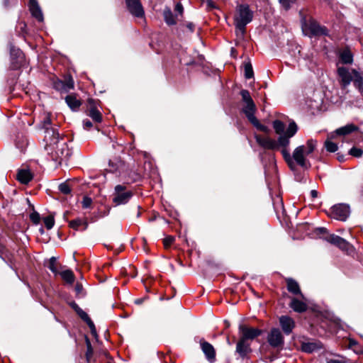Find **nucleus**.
I'll return each mask as SVG.
<instances>
[{
	"label": "nucleus",
	"instance_id": "obj_35",
	"mask_svg": "<svg viewBox=\"0 0 363 363\" xmlns=\"http://www.w3.org/2000/svg\"><path fill=\"white\" fill-rule=\"evenodd\" d=\"M316 348L315 344L312 342H306L303 343L301 345V349L303 352L311 353L314 351Z\"/></svg>",
	"mask_w": 363,
	"mask_h": 363
},
{
	"label": "nucleus",
	"instance_id": "obj_38",
	"mask_svg": "<svg viewBox=\"0 0 363 363\" xmlns=\"http://www.w3.org/2000/svg\"><path fill=\"white\" fill-rule=\"evenodd\" d=\"M325 147L327 151L330 152H335L337 150V145L336 143L327 140L325 143Z\"/></svg>",
	"mask_w": 363,
	"mask_h": 363
},
{
	"label": "nucleus",
	"instance_id": "obj_52",
	"mask_svg": "<svg viewBox=\"0 0 363 363\" xmlns=\"http://www.w3.org/2000/svg\"><path fill=\"white\" fill-rule=\"evenodd\" d=\"M83 126L84 129L89 130L92 127V123L89 120L85 119L83 121Z\"/></svg>",
	"mask_w": 363,
	"mask_h": 363
},
{
	"label": "nucleus",
	"instance_id": "obj_32",
	"mask_svg": "<svg viewBox=\"0 0 363 363\" xmlns=\"http://www.w3.org/2000/svg\"><path fill=\"white\" fill-rule=\"evenodd\" d=\"M62 278L69 284L74 281V275L71 270H65L60 273Z\"/></svg>",
	"mask_w": 363,
	"mask_h": 363
},
{
	"label": "nucleus",
	"instance_id": "obj_58",
	"mask_svg": "<svg viewBox=\"0 0 363 363\" xmlns=\"http://www.w3.org/2000/svg\"><path fill=\"white\" fill-rule=\"evenodd\" d=\"M318 231L320 233H324L326 232V229L325 228H318Z\"/></svg>",
	"mask_w": 363,
	"mask_h": 363
},
{
	"label": "nucleus",
	"instance_id": "obj_5",
	"mask_svg": "<svg viewBox=\"0 0 363 363\" xmlns=\"http://www.w3.org/2000/svg\"><path fill=\"white\" fill-rule=\"evenodd\" d=\"M43 128L45 129L44 140L46 143H57L58 141L59 133L57 130L52 126L50 115L47 113L43 121Z\"/></svg>",
	"mask_w": 363,
	"mask_h": 363
},
{
	"label": "nucleus",
	"instance_id": "obj_16",
	"mask_svg": "<svg viewBox=\"0 0 363 363\" xmlns=\"http://www.w3.org/2000/svg\"><path fill=\"white\" fill-rule=\"evenodd\" d=\"M325 240L327 242L338 247L339 248H340L342 250L347 249V245H348L347 242L345 239L342 238L341 237H340L338 235H334V234L327 235L325 238Z\"/></svg>",
	"mask_w": 363,
	"mask_h": 363
},
{
	"label": "nucleus",
	"instance_id": "obj_29",
	"mask_svg": "<svg viewBox=\"0 0 363 363\" xmlns=\"http://www.w3.org/2000/svg\"><path fill=\"white\" fill-rule=\"evenodd\" d=\"M69 226L74 230H79L81 226H84L83 230H85L88 226V223L85 219L78 218L69 221Z\"/></svg>",
	"mask_w": 363,
	"mask_h": 363
},
{
	"label": "nucleus",
	"instance_id": "obj_47",
	"mask_svg": "<svg viewBox=\"0 0 363 363\" xmlns=\"http://www.w3.org/2000/svg\"><path fill=\"white\" fill-rule=\"evenodd\" d=\"M30 218V220L35 224H38L40 221V215L36 212L31 213Z\"/></svg>",
	"mask_w": 363,
	"mask_h": 363
},
{
	"label": "nucleus",
	"instance_id": "obj_41",
	"mask_svg": "<svg viewBox=\"0 0 363 363\" xmlns=\"http://www.w3.org/2000/svg\"><path fill=\"white\" fill-rule=\"evenodd\" d=\"M240 95L242 96V99L243 102L245 104L247 102L252 101V99L250 94V92L247 90L243 89L240 91Z\"/></svg>",
	"mask_w": 363,
	"mask_h": 363
},
{
	"label": "nucleus",
	"instance_id": "obj_33",
	"mask_svg": "<svg viewBox=\"0 0 363 363\" xmlns=\"http://www.w3.org/2000/svg\"><path fill=\"white\" fill-rule=\"evenodd\" d=\"M354 77L352 79L354 85L359 89V91H362V86H363V81L362 77L359 75L358 72L356 71L353 72Z\"/></svg>",
	"mask_w": 363,
	"mask_h": 363
},
{
	"label": "nucleus",
	"instance_id": "obj_30",
	"mask_svg": "<svg viewBox=\"0 0 363 363\" xmlns=\"http://www.w3.org/2000/svg\"><path fill=\"white\" fill-rule=\"evenodd\" d=\"M272 125H273V128L274 129L275 133L277 135H279V136L284 135V134L286 133V131L284 132L285 124L283 122H281V121L275 120L273 121Z\"/></svg>",
	"mask_w": 363,
	"mask_h": 363
},
{
	"label": "nucleus",
	"instance_id": "obj_15",
	"mask_svg": "<svg viewBox=\"0 0 363 363\" xmlns=\"http://www.w3.org/2000/svg\"><path fill=\"white\" fill-rule=\"evenodd\" d=\"M287 290L289 293L294 295H298L301 298L304 299V296L302 294L298 283L292 278H286Z\"/></svg>",
	"mask_w": 363,
	"mask_h": 363
},
{
	"label": "nucleus",
	"instance_id": "obj_46",
	"mask_svg": "<svg viewBox=\"0 0 363 363\" xmlns=\"http://www.w3.org/2000/svg\"><path fill=\"white\" fill-rule=\"evenodd\" d=\"M174 241V238L168 236L164 239L163 243L165 248L169 247Z\"/></svg>",
	"mask_w": 363,
	"mask_h": 363
},
{
	"label": "nucleus",
	"instance_id": "obj_8",
	"mask_svg": "<svg viewBox=\"0 0 363 363\" xmlns=\"http://www.w3.org/2000/svg\"><path fill=\"white\" fill-rule=\"evenodd\" d=\"M267 342L273 348L281 349L284 344V339L280 330L272 328L267 335Z\"/></svg>",
	"mask_w": 363,
	"mask_h": 363
},
{
	"label": "nucleus",
	"instance_id": "obj_19",
	"mask_svg": "<svg viewBox=\"0 0 363 363\" xmlns=\"http://www.w3.org/2000/svg\"><path fill=\"white\" fill-rule=\"evenodd\" d=\"M250 352L251 349L250 344L247 343V342L240 339L237 343L236 352H238L242 358H244Z\"/></svg>",
	"mask_w": 363,
	"mask_h": 363
},
{
	"label": "nucleus",
	"instance_id": "obj_7",
	"mask_svg": "<svg viewBox=\"0 0 363 363\" xmlns=\"http://www.w3.org/2000/svg\"><path fill=\"white\" fill-rule=\"evenodd\" d=\"M350 213V206L348 205L340 203L331 208L330 216L336 220L345 221L349 216Z\"/></svg>",
	"mask_w": 363,
	"mask_h": 363
},
{
	"label": "nucleus",
	"instance_id": "obj_22",
	"mask_svg": "<svg viewBox=\"0 0 363 363\" xmlns=\"http://www.w3.org/2000/svg\"><path fill=\"white\" fill-rule=\"evenodd\" d=\"M78 315L88 325L89 328L91 330V333L94 336H96V330L93 321L89 317L88 314L84 311L82 308H80L77 313Z\"/></svg>",
	"mask_w": 363,
	"mask_h": 363
},
{
	"label": "nucleus",
	"instance_id": "obj_21",
	"mask_svg": "<svg viewBox=\"0 0 363 363\" xmlns=\"http://www.w3.org/2000/svg\"><path fill=\"white\" fill-rule=\"evenodd\" d=\"M289 306L297 313H303L305 312L307 308V304L302 301L298 300L296 298H292L291 300V302L289 303Z\"/></svg>",
	"mask_w": 363,
	"mask_h": 363
},
{
	"label": "nucleus",
	"instance_id": "obj_25",
	"mask_svg": "<svg viewBox=\"0 0 363 363\" xmlns=\"http://www.w3.org/2000/svg\"><path fill=\"white\" fill-rule=\"evenodd\" d=\"M65 101L69 107L73 111L77 110L81 106V101L74 94L67 95L65 97Z\"/></svg>",
	"mask_w": 363,
	"mask_h": 363
},
{
	"label": "nucleus",
	"instance_id": "obj_57",
	"mask_svg": "<svg viewBox=\"0 0 363 363\" xmlns=\"http://www.w3.org/2000/svg\"><path fill=\"white\" fill-rule=\"evenodd\" d=\"M327 363H345V362L342 360L330 359Z\"/></svg>",
	"mask_w": 363,
	"mask_h": 363
},
{
	"label": "nucleus",
	"instance_id": "obj_37",
	"mask_svg": "<svg viewBox=\"0 0 363 363\" xmlns=\"http://www.w3.org/2000/svg\"><path fill=\"white\" fill-rule=\"evenodd\" d=\"M44 223L48 230H50L55 224L54 217L52 215H50L45 218H44Z\"/></svg>",
	"mask_w": 363,
	"mask_h": 363
},
{
	"label": "nucleus",
	"instance_id": "obj_51",
	"mask_svg": "<svg viewBox=\"0 0 363 363\" xmlns=\"http://www.w3.org/2000/svg\"><path fill=\"white\" fill-rule=\"evenodd\" d=\"M6 247L0 243V257L3 259V260H5L4 256L5 255L6 252Z\"/></svg>",
	"mask_w": 363,
	"mask_h": 363
},
{
	"label": "nucleus",
	"instance_id": "obj_10",
	"mask_svg": "<svg viewBox=\"0 0 363 363\" xmlns=\"http://www.w3.org/2000/svg\"><path fill=\"white\" fill-rule=\"evenodd\" d=\"M128 11L134 16L142 18L144 16V10L140 0H125Z\"/></svg>",
	"mask_w": 363,
	"mask_h": 363
},
{
	"label": "nucleus",
	"instance_id": "obj_40",
	"mask_svg": "<svg viewBox=\"0 0 363 363\" xmlns=\"http://www.w3.org/2000/svg\"><path fill=\"white\" fill-rule=\"evenodd\" d=\"M65 85V91L67 92L70 89H74V81L71 77H68L63 81Z\"/></svg>",
	"mask_w": 363,
	"mask_h": 363
},
{
	"label": "nucleus",
	"instance_id": "obj_6",
	"mask_svg": "<svg viewBox=\"0 0 363 363\" xmlns=\"http://www.w3.org/2000/svg\"><path fill=\"white\" fill-rule=\"evenodd\" d=\"M125 189L126 187L125 186L121 184L116 186L113 201L116 205L125 204L132 197V192L130 191H125Z\"/></svg>",
	"mask_w": 363,
	"mask_h": 363
},
{
	"label": "nucleus",
	"instance_id": "obj_9",
	"mask_svg": "<svg viewBox=\"0 0 363 363\" xmlns=\"http://www.w3.org/2000/svg\"><path fill=\"white\" fill-rule=\"evenodd\" d=\"M239 332L240 333V338L244 341L252 340L262 334V330L257 328H249L245 325H240Z\"/></svg>",
	"mask_w": 363,
	"mask_h": 363
},
{
	"label": "nucleus",
	"instance_id": "obj_50",
	"mask_svg": "<svg viewBox=\"0 0 363 363\" xmlns=\"http://www.w3.org/2000/svg\"><path fill=\"white\" fill-rule=\"evenodd\" d=\"M116 165V167H115L113 166V162L110 161L109 162V166L111 167V169H110V171H111V172H116L118 170V169L123 165V164H122L121 162H119Z\"/></svg>",
	"mask_w": 363,
	"mask_h": 363
},
{
	"label": "nucleus",
	"instance_id": "obj_36",
	"mask_svg": "<svg viewBox=\"0 0 363 363\" xmlns=\"http://www.w3.org/2000/svg\"><path fill=\"white\" fill-rule=\"evenodd\" d=\"M86 343L87 346V350L86 352V359L87 363H90L91 356L93 354V349L91 342L88 338L86 339Z\"/></svg>",
	"mask_w": 363,
	"mask_h": 363
},
{
	"label": "nucleus",
	"instance_id": "obj_44",
	"mask_svg": "<svg viewBox=\"0 0 363 363\" xmlns=\"http://www.w3.org/2000/svg\"><path fill=\"white\" fill-rule=\"evenodd\" d=\"M54 88L56 90L60 91H65V85L64 82L62 80L57 79L53 83Z\"/></svg>",
	"mask_w": 363,
	"mask_h": 363
},
{
	"label": "nucleus",
	"instance_id": "obj_59",
	"mask_svg": "<svg viewBox=\"0 0 363 363\" xmlns=\"http://www.w3.org/2000/svg\"><path fill=\"white\" fill-rule=\"evenodd\" d=\"M135 303H138V304H139V303H141V301H140V300H139V299H138V300H136V301H135Z\"/></svg>",
	"mask_w": 363,
	"mask_h": 363
},
{
	"label": "nucleus",
	"instance_id": "obj_54",
	"mask_svg": "<svg viewBox=\"0 0 363 363\" xmlns=\"http://www.w3.org/2000/svg\"><path fill=\"white\" fill-rule=\"evenodd\" d=\"M186 26L188 28V29L191 31V32H194V28H195V26L193 23H187Z\"/></svg>",
	"mask_w": 363,
	"mask_h": 363
},
{
	"label": "nucleus",
	"instance_id": "obj_17",
	"mask_svg": "<svg viewBox=\"0 0 363 363\" xmlns=\"http://www.w3.org/2000/svg\"><path fill=\"white\" fill-rule=\"evenodd\" d=\"M242 111L250 122H252L257 118L255 116L256 111V106L253 101L245 103L242 108Z\"/></svg>",
	"mask_w": 363,
	"mask_h": 363
},
{
	"label": "nucleus",
	"instance_id": "obj_26",
	"mask_svg": "<svg viewBox=\"0 0 363 363\" xmlns=\"http://www.w3.org/2000/svg\"><path fill=\"white\" fill-rule=\"evenodd\" d=\"M163 16L165 23L169 26H173L177 23V16H174L169 7H166L163 11Z\"/></svg>",
	"mask_w": 363,
	"mask_h": 363
},
{
	"label": "nucleus",
	"instance_id": "obj_55",
	"mask_svg": "<svg viewBox=\"0 0 363 363\" xmlns=\"http://www.w3.org/2000/svg\"><path fill=\"white\" fill-rule=\"evenodd\" d=\"M311 196L312 199H315L318 197V193L316 190H311L310 192Z\"/></svg>",
	"mask_w": 363,
	"mask_h": 363
},
{
	"label": "nucleus",
	"instance_id": "obj_18",
	"mask_svg": "<svg viewBox=\"0 0 363 363\" xmlns=\"http://www.w3.org/2000/svg\"><path fill=\"white\" fill-rule=\"evenodd\" d=\"M29 9L32 16L38 21H43V15L36 0L29 1Z\"/></svg>",
	"mask_w": 363,
	"mask_h": 363
},
{
	"label": "nucleus",
	"instance_id": "obj_3",
	"mask_svg": "<svg viewBox=\"0 0 363 363\" xmlns=\"http://www.w3.org/2000/svg\"><path fill=\"white\" fill-rule=\"evenodd\" d=\"M301 28L303 34L311 38L328 35V29L325 26H321L313 18L308 21L303 18L301 21Z\"/></svg>",
	"mask_w": 363,
	"mask_h": 363
},
{
	"label": "nucleus",
	"instance_id": "obj_56",
	"mask_svg": "<svg viewBox=\"0 0 363 363\" xmlns=\"http://www.w3.org/2000/svg\"><path fill=\"white\" fill-rule=\"evenodd\" d=\"M75 290L78 294H80L82 290V286L79 284H77L75 286Z\"/></svg>",
	"mask_w": 363,
	"mask_h": 363
},
{
	"label": "nucleus",
	"instance_id": "obj_24",
	"mask_svg": "<svg viewBox=\"0 0 363 363\" xmlns=\"http://www.w3.org/2000/svg\"><path fill=\"white\" fill-rule=\"evenodd\" d=\"M303 146L304 147L303 157L305 159H306V156L311 155L315 150L316 146H317V141L315 140H313V139H310L306 142V145H303ZM306 162H307L306 168H308L310 165H309V163L308 161H306Z\"/></svg>",
	"mask_w": 363,
	"mask_h": 363
},
{
	"label": "nucleus",
	"instance_id": "obj_48",
	"mask_svg": "<svg viewBox=\"0 0 363 363\" xmlns=\"http://www.w3.org/2000/svg\"><path fill=\"white\" fill-rule=\"evenodd\" d=\"M296 0H279L280 3L284 6L286 9H288L291 4L294 3Z\"/></svg>",
	"mask_w": 363,
	"mask_h": 363
},
{
	"label": "nucleus",
	"instance_id": "obj_39",
	"mask_svg": "<svg viewBox=\"0 0 363 363\" xmlns=\"http://www.w3.org/2000/svg\"><path fill=\"white\" fill-rule=\"evenodd\" d=\"M253 69L252 65L248 62L245 65V77L247 79H250L253 77Z\"/></svg>",
	"mask_w": 363,
	"mask_h": 363
},
{
	"label": "nucleus",
	"instance_id": "obj_31",
	"mask_svg": "<svg viewBox=\"0 0 363 363\" xmlns=\"http://www.w3.org/2000/svg\"><path fill=\"white\" fill-rule=\"evenodd\" d=\"M57 266L58 263L57 261V258L55 257H50L48 264V267L49 268V269L52 273L57 274L59 273Z\"/></svg>",
	"mask_w": 363,
	"mask_h": 363
},
{
	"label": "nucleus",
	"instance_id": "obj_34",
	"mask_svg": "<svg viewBox=\"0 0 363 363\" xmlns=\"http://www.w3.org/2000/svg\"><path fill=\"white\" fill-rule=\"evenodd\" d=\"M257 129H258L260 131H262L264 133H269V129L264 125H262L259 121H258L257 118L255 119L254 121H252V122H250Z\"/></svg>",
	"mask_w": 363,
	"mask_h": 363
},
{
	"label": "nucleus",
	"instance_id": "obj_53",
	"mask_svg": "<svg viewBox=\"0 0 363 363\" xmlns=\"http://www.w3.org/2000/svg\"><path fill=\"white\" fill-rule=\"evenodd\" d=\"M70 306L76 311V313H77L78 311L81 308L75 302H72Z\"/></svg>",
	"mask_w": 363,
	"mask_h": 363
},
{
	"label": "nucleus",
	"instance_id": "obj_2",
	"mask_svg": "<svg viewBox=\"0 0 363 363\" xmlns=\"http://www.w3.org/2000/svg\"><path fill=\"white\" fill-rule=\"evenodd\" d=\"M253 18V13L247 4H240L237 6L234 16L236 35L242 38L246 30V26L250 23Z\"/></svg>",
	"mask_w": 363,
	"mask_h": 363
},
{
	"label": "nucleus",
	"instance_id": "obj_28",
	"mask_svg": "<svg viewBox=\"0 0 363 363\" xmlns=\"http://www.w3.org/2000/svg\"><path fill=\"white\" fill-rule=\"evenodd\" d=\"M340 58L343 64H351L353 62V55L347 48L340 52Z\"/></svg>",
	"mask_w": 363,
	"mask_h": 363
},
{
	"label": "nucleus",
	"instance_id": "obj_43",
	"mask_svg": "<svg viewBox=\"0 0 363 363\" xmlns=\"http://www.w3.org/2000/svg\"><path fill=\"white\" fill-rule=\"evenodd\" d=\"M92 204V199L87 196H84L83 197L82 201V206L83 208H91Z\"/></svg>",
	"mask_w": 363,
	"mask_h": 363
},
{
	"label": "nucleus",
	"instance_id": "obj_27",
	"mask_svg": "<svg viewBox=\"0 0 363 363\" xmlns=\"http://www.w3.org/2000/svg\"><path fill=\"white\" fill-rule=\"evenodd\" d=\"M358 130V127L354 124H347L335 130V133L340 135H348Z\"/></svg>",
	"mask_w": 363,
	"mask_h": 363
},
{
	"label": "nucleus",
	"instance_id": "obj_23",
	"mask_svg": "<svg viewBox=\"0 0 363 363\" xmlns=\"http://www.w3.org/2000/svg\"><path fill=\"white\" fill-rule=\"evenodd\" d=\"M91 103L92 101H89L90 106L87 109L86 114L95 122L100 123L102 121V115L101 112L91 104Z\"/></svg>",
	"mask_w": 363,
	"mask_h": 363
},
{
	"label": "nucleus",
	"instance_id": "obj_42",
	"mask_svg": "<svg viewBox=\"0 0 363 363\" xmlns=\"http://www.w3.org/2000/svg\"><path fill=\"white\" fill-rule=\"evenodd\" d=\"M59 190L64 194H69L71 192V188L66 182L59 185Z\"/></svg>",
	"mask_w": 363,
	"mask_h": 363
},
{
	"label": "nucleus",
	"instance_id": "obj_4",
	"mask_svg": "<svg viewBox=\"0 0 363 363\" xmlns=\"http://www.w3.org/2000/svg\"><path fill=\"white\" fill-rule=\"evenodd\" d=\"M46 150L51 154L54 160H63L69 156V150L67 147L65 142H60V137L58 141L55 143H46Z\"/></svg>",
	"mask_w": 363,
	"mask_h": 363
},
{
	"label": "nucleus",
	"instance_id": "obj_11",
	"mask_svg": "<svg viewBox=\"0 0 363 363\" xmlns=\"http://www.w3.org/2000/svg\"><path fill=\"white\" fill-rule=\"evenodd\" d=\"M354 72H355L354 69L350 70L349 69L344 67H340L337 69L338 76L340 79V82L343 87L347 86L352 81L354 77Z\"/></svg>",
	"mask_w": 363,
	"mask_h": 363
},
{
	"label": "nucleus",
	"instance_id": "obj_49",
	"mask_svg": "<svg viewBox=\"0 0 363 363\" xmlns=\"http://www.w3.org/2000/svg\"><path fill=\"white\" fill-rule=\"evenodd\" d=\"M175 11L178 13L179 15H182L184 12V8L181 3H177L175 6L174 9Z\"/></svg>",
	"mask_w": 363,
	"mask_h": 363
},
{
	"label": "nucleus",
	"instance_id": "obj_45",
	"mask_svg": "<svg viewBox=\"0 0 363 363\" xmlns=\"http://www.w3.org/2000/svg\"><path fill=\"white\" fill-rule=\"evenodd\" d=\"M349 152L351 155L355 157H360L363 153L362 149L355 147L351 148Z\"/></svg>",
	"mask_w": 363,
	"mask_h": 363
},
{
	"label": "nucleus",
	"instance_id": "obj_13",
	"mask_svg": "<svg viewBox=\"0 0 363 363\" xmlns=\"http://www.w3.org/2000/svg\"><path fill=\"white\" fill-rule=\"evenodd\" d=\"M199 342L201 348L208 361L211 363L214 362L216 361V350L213 346L203 339H201Z\"/></svg>",
	"mask_w": 363,
	"mask_h": 363
},
{
	"label": "nucleus",
	"instance_id": "obj_20",
	"mask_svg": "<svg viewBox=\"0 0 363 363\" xmlns=\"http://www.w3.org/2000/svg\"><path fill=\"white\" fill-rule=\"evenodd\" d=\"M17 179L23 184H27L33 179V174L29 169H21L18 171Z\"/></svg>",
	"mask_w": 363,
	"mask_h": 363
},
{
	"label": "nucleus",
	"instance_id": "obj_14",
	"mask_svg": "<svg viewBox=\"0 0 363 363\" xmlns=\"http://www.w3.org/2000/svg\"><path fill=\"white\" fill-rule=\"evenodd\" d=\"M279 323L284 333L286 335H289L295 327L294 320L288 315L281 316Z\"/></svg>",
	"mask_w": 363,
	"mask_h": 363
},
{
	"label": "nucleus",
	"instance_id": "obj_1",
	"mask_svg": "<svg viewBox=\"0 0 363 363\" xmlns=\"http://www.w3.org/2000/svg\"><path fill=\"white\" fill-rule=\"evenodd\" d=\"M298 127L294 121L289 123L286 133L278 137L275 140L268 136L255 135L257 143L264 149L275 150L281 148L282 156L291 169L294 170L296 164L301 167H307V162L303 157V146L297 147L292 155L289 152L290 139L296 133Z\"/></svg>",
	"mask_w": 363,
	"mask_h": 363
},
{
	"label": "nucleus",
	"instance_id": "obj_12",
	"mask_svg": "<svg viewBox=\"0 0 363 363\" xmlns=\"http://www.w3.org/2000/svg\"><path fill=\"white\" fill-rule=\"evenodd\" d=\"M11 58V67L13 69H18L23 62V54L18 48L11 47L10 49Z\"/></svg>",
	"mask_w": 363,
	"mask_h": 363
}]
</instances>
